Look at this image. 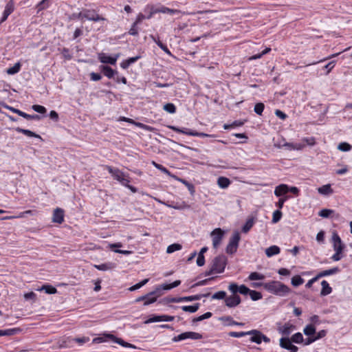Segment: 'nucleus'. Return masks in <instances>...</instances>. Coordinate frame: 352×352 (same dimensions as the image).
<instances>
[{
  "label": "nucleus",
  "instance_id": "nucleus-1",
  "mask_svg": "<svg viewBox=\"0 0 352 352\" xmlns=\"http://www.w3.org/2000/svg\"><path fill=\"white\" fill-rule=\"evenodd\" d=\"M263 288L269 293L280 297L287 296L292 292L291 288L278 280H270L265 283Z\"/></svg>",
  "mask_w": 352,
  "mask_h": 352
},
{
  "label": "nucleus",
  "instance_id": "nucleus-2",
  "mask_svg": "<svg viewBox=\"0 0 352 352\" xmlns=\"http://www.w3.org/2000/svg\"><path fill=\"white\" fill-rule=\"evenodd\" d=\"M331 242L335 254L332 255L331 259L333 261H338L344 257L343 252L346 248L345 244L336 232H333L332 234Z\"/></svg>",
  "mask_w": 352,
  "mask_h": 352
},
{
  "label": "nucleus",
  "instance_id": "nucleus-3",
  "mask_svg": "<svg viewBox=\"0 0 352 352\" xmlns=\"http://www.w3.org/2000/svg\"><path fill=\"white\" fill-rule=\"evenodd\" d=\"M210 293L208 294H199L193 296H182V297H166L162 300V302L164 304L171 302H192L194 300H199L203 297L209 296Z\"/></svg>",
  "mask_w": 352,
  "mask_h": 352
},
{
  "label": "nucleus",
  "instance_id": "nucleus-4",
  "mask_svg": "<svg viewBox=\"0 0 352 352\" xmlns=\"http://www.w3.org/2000/svg\"><path fill=\"white\" fill-rule=\"evenodd\" d=\"M227 263V257L223 254H221L212 260L211 266L213 267V270L216 271V273L220 274L224 272Z\"/></svg>",
  "mask_w": 352,
  "mask_h": 352
},
{
  "label": "nucleus",
  "instance_id": "nucleus-5",
  "mask_svg": "<svg viewBox=\"0 0 352 352\" xmlns=\"http://www.w3.org/2000/svg\"><path fill=\"white\" fill-rule=\"evenodd\" d=\"M241 239V236L239 232L235 231L231 238L230 239L229 243L226 247V251L228 254H234L236 252L239 243Z\"/></svg>",
  "mask_w": 352,
  "mask_h": 352
},
{
  "label": "nucleus",
  "instance_id": "nucleus-6",
  "mask_svg": "<svg viewBox=\"0 0 352 352\" xmlns=\"http://www.w3.org/2000/svg\"><path fill=\"white\" fill-rule=\"evenodd\" d=\"M82 16L83 21L88 20L94 22L107 21L106 18L98 14L96 10L94 9H83Z\"/></svg>",
  "mask_w": 352,
  "mask_h": 352
},
{
  "label": "nucleus",
  "instance_id": "nucleus-7",
  "mask_svg": "<svg viewBox=\"0 0 352 352\" xmlns=\"http://www.w3.org/2000/svg\"><path fill=\"white\" fill-rule=\"evenodd\" d=\"M248 335L252 336L250 341L256 344H261L262 341L265 343H269L270 342V339L258 330L253 329L249 331Z\"/></svg>",
  "mask_w": 352,
  "mask_h": 352
},
{
  "label": "nucleus",
  "instance_id": "nucleus-8",
  "mask_svg": "<svg viewBox=\"0 0 352 352\" xmlns=\"http://www.w3.org/2000/svg\"><path fill=\"white\" fill-rule=\"evenodd\" d=\"M203 338L202 335L192 331H187L182 333L177 336H175L172 340L175 342H179L186 339H192V340H200Z\"/></svg>",
  "mask_w": 352,
  "mask_h": 352
},
{
  "label": "nucleus",
  "instance_id": "nucleus-9",
  "mask_svg": "<svg viewBox=\"0 0 352 352\" xmlns=\"http://www.w3.org/2000/svg\"><path fill=\"white\" fill-rule=\"evenodd\" d=\"M293 341L289 337H283L280 339V346L289 352H297L298 348L292 344Z\"/></svg>",
  "mask_w": 352,
  "mask_h": 352
},
{
  "label": "nucleus",
  "instance_id": "nucleus-10",
  "mask_svg": "<svg viewBox=\"0 0 352 352\" xmlns=\"http://www.w3.org/2000/svg\"><path fill=\"white\" fill-rule=\"evenodd\" d=\"M103 336H104V337L110 339L113 342L121 345L123 347L131 348V349H137V346H135L134 344L129 343V342L124 341L123 339L116 337L113 334L104 333Z\"/></svg>",
  "mask_w": 352,
  "mask_h": 352
},
{
  "label": "nucleus",
  "instance_id": "nucleus-11",
  "mask_svg": "<svg viewBox=\"0 0 352 352\" xmlns=\"http://www.w3.org/2000/svg\"><path fill=\"white\" fill-rule=\"evenodd\" d=\"M120 57V54H116L113 56L107 55L105 53L98 54V60L100 63L104 64H110L112 65H116L118 58Z\"/></svg>",
  "mask_w": 352,
  "mask_h": 352
},
{
  "label": "nucleus",
  "instance_id": "nucleus-12",
  "mask_svg": "<svg viewBox=\"0 0 352 352\" xmlns=\"http://www.w3.org/2000/svg\"><path fill=\"white\" fill-rule=\"evenodd\" d=\"M223 231L221 228H215L212 232V245L214 248H217L221 243L223 236Z\"/></svg>",
  "mask_w": 352,
  "mask_h": 352
},
{
  "label": "nucleus",
  "instance_id": "nucleus-13",
  "mask_svg": "<svg viewBox=\"0 0 352 352\" xmlns=\"http://www.w3.org/2000/svg\"><path fill=\"white\" fill-rule=\"evenodd\" d=\"M14 10V5L13 1H9L6 5L5 10L3 12L2 17L0 19V24L6 21L10 14Z\"/></svg>",
  "mask_w": 352,
  "mask_h": 352
},
{
  "label": "nucleus",
  "instance_id": "nucleus-14",
  "mask_svg": "<svg viewBox=\"0 0 352 352\" xmlns=\"http://www.w3.org/2000/svg\"><path fill=\"white\" fill-rule=\"evenodd\" d=\"M241 302L239 295H232L225 299L226 305L230 308L235 307Z\"/></svg>",
  "mask_w": 352,
  "mask_h": 352
},
{
  "label": "nucleus",
  "instance_id": "nucleus-15",
  "mask_svg": "<svg viewBox=\"0 0 352 352\" xmlns=\"http://www.w3.org/2000/svg\"><path fill=\"white\" fill-rule=\"evenodd\" d=\"M100 69L104 76L107 77L109 79H111L114 78V76L118 74V72L117 70L113 69L108 65H102L100 66Z\"/></svg>",
  "mask_w": 352,
  "mask_h": 352
},
{
  "label": "nucleus",
  "instance_id": "nucleus-16",
  "mask_svg": "<svg viewBox=\"0 0 352 352\" xmlns=\"http://www.w3.org/2000/svg\"><path fill=\"white\" fill-rule=\"evenodd\" d=\"M107 170L112 175L114 179L120 182L126 175L118 168H114L111 166H107Z\"/></svg>",
  "mask_w": 352,
  "mask_h": 352
},
{
  "label": "nucleus",
  "instance_id": "nucleus-17",
  "mask_svg": "<svg viewBox=\"0 0 352 352\" xmlns=\"http://www.w3.org/2000/svg\"><path fill=\"white\" fill-rule=\"evenodd\" d=\"M64 210L62 208H56L53 212L52 222L62 223L64 221Z\"/></svg>",
  "mask_w": 352,
  "mask_h": 352
},
{
  "label": "nucleus",
  "instance_id": "nucleus-18",
  "mask_svg": "<svg viewBox=\"0 0 352 352\" xmlns=\"http://www.w3.org/2000/svg\"><path fill=\"white\" fill-rule=\"evenodd\" d=\"M175 317L171 316H167V315H160V316H153V317L148 318L146 323H151V322H161V321H166V322H170L174 320Z\"/></svg>",
  "mask_w": 352,
  "mask_h": 352
},
{
  "label": "nucleus",
  "instance_id": "nucleus-19",
  "mask_svg": "<svg viewBox=\"0 0 352 352\" xmlns=\"http://www.w3.org/2000/svg\"><path fill=\"white\" fill-rule=\"evenodd\" d=\"M295 329V326L287 322L285 323L282 327H278V330L280 333L283 336H285V337H288L292 331Z\"/></svg>",
  "mask_w": 352,
  "mask_h": 352
},
{
  "label": "nucleus",
  "instance_id": "nucleus-20",
  "mask_svg": "<svg viewBox=\"0 0 352 352\" xmlns=\"http://www.w3.org/2000/svg\"><path fill=\"white\" fill-rule=\"evenodd\" d=\"M141 57L142 56L140 55H138L136 56L130 57L126 60H124L120 63V67L124 69H126L129 68L130 65H131L132 64L138 61L139 59H140Z\"/></svg>",
  "mask_w": 352,
  "mask_h": 352
},
{
  "label": "nucleus",
  "instance_id": "nucleus-21",
  "mask_svg": "<svg viewBox=\"0 0 352 352\" xmlns=\"http://www.w3.org/2000/svg\"><path fill=\"white\" fill-rule=\"evenodd\" d=\"M120 120L128 122H129V123H131L132 124H134V125L138 126L140 129H143V130H147V131L153 130V129L151 126H147V125H146V124H144L143 123L135 122L133 120H132L131 118H125V117H121L120 118Z\"/></svg>",
  "mask_w": 352,
  "mask_h": 352
},
{
  "label": "nucleus",
  "instance_id": "nucleus-22",
  "mask_svg": "<svg viewBox=\"0 0 352 352\" xmlns=\"http://www.w3.org/2000/svg\"><path fill=\"white\" fill-rule=\"evenodd\" d=\"M340 272V269L338 267H335L329 270H323L319 272L316 276L317 278H320L322 277L330 276L332 274H337Z\"/></svg>",
  "mask_w": 352,
  "mask_h": 352
},
{
  "label": "nucleus",
  "instance_id": "nucleus-23",
  "mask_svg": "<svg viewBox=\"0 0 352 352\" xmlns=\"http://www.w3.org/2000/svg\"><path fill=\"white\" fill-rule=\"evenodd\" d=\"M288 192V186L287 184H280L276 187L274 195L276 197H281Z\"/></svg>",
  "mask_w": 352,
  "mask_h": 352
},
{
  "label": "nucleus",
  "instance_id": "nucleus-24",
  "mask_svg": "<svg viewBox=\"0 0 352 352\" xmlns=\"http://www.w3.org/2000/svg\"><path fill=\"white\" fill-rule=\"evenodd\" d=\"M173 177L175 179H176V180L180 182L181 183H182L183 184H184L187 187L188 190L190 191L191 195H193L195 193V186H194V185L190 183L188 181H187V180H186L184 179L178 177L176 175L173 176Z\"/></svg>",
  "mask_w": 352,
  "mask_h": 352
},
{
  "label": "nucleus",
  "instance_id": "nucleus-25",
  "mask_svg": "<svg viewBox=\"0 0 352 352\" xmlns=\"http://www.w3.org/2000/svg\"><path fill=\"white\" fill-rule=\"evenodd\" d=\"M322 289L320 292V295L322 296H325L330 294L332 292V288L330 287L329 284L327 280H322L321 282Z\"/></svg>",
  "mask_w": 352,
  "mask_h": 352
},
{
  "label": "nucleus",
  "instance_id": "nucleus-26",
  "mask_svg": "<svg viewBox=\"0 0 352 352\" xmlns=\"http://www.w3.org/2000/svg\"><path fill=\"white\" fill-rule=\"evenodd\" d=\"M280 249L277 245H272L265 249V254L267 257H272L280 253Z\"/></svg>",
  "mask_w": 352,
  "mask_h": 352
},
{
  "label": "nucleus",
  "instance_id": "nucleus-27",
  "mask_svg": "<svg viewBox=\"0 0 352 352\" xmlns=\"http://www.w3.org/2000/svg\"><path fill=\"white\" fill-rule=\"evenodd\" d=\"M116 267V264L111 262L102 263L100 265H94V267L98 270L107 271L113 269Z\"/></svg>",
  "mask_w": 352,
  "mask_h": 352
},
{
  "label": "nucleus",
  "instance_id": "nucleus-28",
  "mask_svg": "<svg viewBox=\"0 0 352 352\" xmlns=\"http://www.w3.org/2000/svg\"><path fill=\"white\" fill-rule=\"evenodd\" d=\"M181 284V281L179 280H175L172 283L170 284H163L157 287L156 288H160V292L162 290H169L173 289L175 287H178Z\"/></svg>",
  "mask_w": 352,
  "mask_h": 352
},
{
  "label": "nucleus",
  "instance_id": "nucleus-29",
  "mask_svg": "<svg viewBox=\"0 0 352 352\" xmlns=\"http://www.w3.org/2000/svg\"><path fill=\"white\" fill-rule=\"evenodd\" d=\"M245 121V120L243 121L241 120H234L230 124H225L223 128L224 129H234L239 126H243Z\"/></svg>",
  "mask_w": 352,
  "mask_h": 352
},
{
  "label": "nucleus",
  "instance_id": "nucleus-30",
  "mask_svg": "<svg viewBox=\"0 0 352 352\" xmlns=\"http://www.w3.org/2000/svg\"><path fill=\"white\" fill-rule=\"evenodd\" d=\"M255 222V219L254 217H249L243 226L242 227V232L244 233H248L250 229L253 227Z\"/></svg>",
  "mask_w": 352,
  "mask_h": 352
},
{
  "label": "nucleus",
  "instance_id": "nucleus-31",
  "mask_svg": "<svg viewBox=\"0 0 352 352\" xmlns=\"http://www.w3.org/2000/svg\"><path fill=\"white\" fill-rule=\"evenodd\" d=\"M318 191L320 194L324 195H329L333 192V190L332 189L331 184L322 186L318 189Z\"/></svg>",
  "mask_w": 352,
  "mask_h": 352
},
{
  "label": "nucleus",
  "instance_id": "nucleus-32",
  "mask_svg": "<svg viewBox=\"0 0 352 352\" xmlns=\"http://www.w3.org/2000/svg\"><path fill=\"white\" fill-rule=\"evenodd\" d=\"M38 291H45L46 294H54L57 293V289L56 287L51 285H43L40 289H38Z\"/></svg>",
  "mask_w": 352,
  "mask_h": 352
},
{
  "label": "nucleus",
  "instance_id": "nucleus-33",
  "mask_svg": "<svg viewBox=\"0 0 352 352\" xmlns=\"http://www.w3.org/2000/svg\"><path fill=\"white\" fill-rule=\"evenodd\" d=\"M230 183V180L226 177H219L217 179V184L221 188H228Z\"/></svg>",
  "mask_w": 352,
  "mask_h": 352
},
{
  "label": "nucleus",
  "instance_id": "nucleus-34",
  "mask_svg": "<svg viewBox=\"0 0 352 352\" xmlns=\"http://www.w3.org/2000/svg\"><path fill=\"white\" fill-rule=\"evenodd\" d=\"M50 6V0H41L36 4V9L37 10V12H39L40 11L44 10L49 8Z\"/></svg>",
  "mask_w": 352,
  "mask_h": 352
},
{
  "label": "nucleus",
  "instance_id": "nucleus-35",
  "mask_svg": "<svg viewBox=\"0 0 352 352\" xmlns=\"http://www.w3.org/2000/svg\"><path fill=\"white\" fill-rule=\"evenodd\" d=\"M199 308V303H196L193 305H184L181 307V309L186 312L195 313Z\"/></svg>",
  "mask_w": 352,
  "mask_h": 352
},
{
  "label": "nucleus",
  "instance_id": "nucleus-36",
  "mask_svg": "<svg viewBox=\"0 0 352 352\" xmlns=\"http://www.w3.org/2000/svg\"><path fill=\"white\" fill-rule=\"evenodd\" d=\"M303 332L307 336H314L316 333V327L312 324H307L305 327Z\"/></svg>",
  "mask_w": 352,
  "mask_h": 352
},
{
  "label": "nucleus",
  "instance_id": "nucleus-37",
  "mask_svg": "<svg viewBox=\"0 0 352 352\" xmlns=\"http://www.w3.org/2000/svg\"><path fill=\"white\" fill-rule=\"evenodd\" d=\"M160 292V288H155V289L154 291H152V292L146 294V295L140 296L138 298H136L135 302H140V301H143V300L144 302L145 300L148 298V297L151 296H155V294H157Z\"/></svg>",
  "mask_w": 352,
  "mask_h": 352
},
{
  "label": "nucleus",
  "instance_id": "nucleus-38",
  "mask_svg": "<svg viewBox=\"0 0 352 352\" xmlns=\"http://www.w3.org/2000/svg\"><path fill=\"white\" fill-rule=\"evenodd\" d=\"M21 67V64L20 63V62H17L14 64L13 67L8 68L6 72L9 75H14L17 74L20 71Z\"/></svg>",
  "mask_w": 352,
  "mask_h": 352
},
{
  "label": "nucleus",
  "instance_id": "nucleus-39",
  "mask_svg": "<svg viewBox=\"0 0 352 352\" xmlns=\"http://www.w3.org/2000/svg\"><path fill=\"white\" fill-rule=\"evenodd\" d=\"M19 116L27 119V120H39L42 118V116H39V115H37V114H33V115H30V114H28L20 110L19 111Z\"/></svg>",
  "mask_w": 352,
  "mask_h": 352
},
{
  "label": "nucleus",
  "instance_id": "nucleus-40",
  "mask_svg": "<svg viewBox=\"0 0 352 352\" xmlns=\"http://www.w3.org/2000/svg\"><path fill=\"white\" fill-rule=\"evenodd\" d=\"M304 282V279L300 276L296 275L292 278L291 283L294 287H298L303 284Z\"/></svg>",
  "mask_w": 352,
  "mask_h": 352
},
{
  "label": "nucleus",
  "instance_id": "nucleus-41",
  "mask_svg": "<svg viewBox=\"0 0 352 352\" xmlns=\"http://www.w3.org/2000/svg\"><path fill=\"white\" fill-rule=\"evenodd\" d=\"M32 108L34 111H36L40 114H42L43 115V116H41L42 118L46 116L45 113L47 112V109L44 106H42L40 104H34V105H32Z\"/></svg>",
  "mask_w": 352,
  "mask_h": 352
},
{
  "label": "nucleus",
  "instance_id": "nucleus-42",
  "mask_svg": "<svg viewBox=\"0 0 352 352\" xmlns=\"http://www.w3.org/2000/svg\"><path fill=\"white\" fill-rule=\"evenodd\" d=\"M152 164L156 168H157L158 170H161L162 173L166 174L167 175H168V176H170L171 177H173V176H174V175L171 174V173L166 167H164V166H162V165H161L160 164H157L155 161L152 162Z\"/></svg>",
  "mask_w": 352,
  "mask_h": 352
},
{
  "label": "nucleus",
  "instance_id": "nucleus-43",
  "mask_svg": "<svg viewBox=\"0 0 352 352\" xmlns=\"http://www.w3.org/2000/svg\"><path fill=\"white\" fill-rule=\"evenodd\" d=\"M290 339L293 341L294 343L300 344L304 342L302 334L300 332L294 333Z\"/></svg>",
  "mask_w": 352,
  "mask_h": 352
},
{
  "label": "nucleus",
  "instance_id": "nucleus-44",
  "mask_svg": "<svg viewBox=\"0 0 352 352\" xmlns=\"http://www.w3.org/2000/svg\"><path fill=\"white\" fill-rule=\"evenodd\" d=\"M182 248V246L179 243H173L168 246L166 252L168 254H171L175 251L180 250Z\"/></svg>",
  "mask_w": 352,
  "mask_h": 352
},
{
  "label": "nucleus",
  "instance_id": "nucleus-45",
  "mask_svg": "<svg viewBox=\"0 0 352 352\" xmlns=\"http://www.w3.org/2000/svg\"><path fill=\"white\" fill-rule=\"evenodd\" d=\"M248 278L250 280H263L265 278V276L261 273L254 272H252L249 275Z\"/></svg>",
  "mask_w": 352,
  "mask_h": 352
},
{
  "label": "nucleus",
  "instance_id": "nucleus-46",
  "mask_svg": "<svg viewBox=\"0 0 352 352\" xmlns=\"http://www.w3.org/2000/svg\"><path fill=\"white\" fill-rule=\"evenodd\" d=\"M148 281H149L148 278H145V279L142 280V281H140V283H136L135 285L131 286L129 289L131 292L137 290V289L141 288L144 285H146Z\"/></svg>",
  "mask_w": 352,
  "mask_h": 352
},
{
  "label": "nucleus",
  "instance_id": "nucleus-47",
  "mask_svg": "<svg viewBox=\"0 0 352 352\" xmlns=\"http://www.w3.org/2000/svg\"><path fill=\"white\" fill-rule=\"evenodd\" d=\"M265 109V104L263 102H258L254 105V111L258 115L261 116Z\"/></svg>",
  "mask_w": 352,
  "mask_h": 352
},
{
  "label": "nucleus",
  "instance_id": "nucleus-48",
  "mask_svg": "<svg viewBox=\"0 0 352 352\" xmlns=\"http://www.w3.org/2000/svg\"><path fill=\"white\" fill-rule=\"evenodd\" d=\"M251 298V299L254 301L260 300L262 298V294L261 292L255 291V290H251L248 294Z\"/></svg>",
  "mask_w": 352,
  "mask_h": 352
},
{
  "label": "nucleus",
  "instance_id": "nucleus-49",
  "mask_svg": "<svg viewBox=\"0 0 352 352\" xmlns=\"http://www.w3.org/2000/svg\"><path fill=\"white\" fill-rule=\"evenodd\" d=\"M334 212V210H331V209H327V208H324V209H322L321 210L319 213H318V215L322 218H328L330 217L331 214H332Z\"/></svg>",
  "mask_w": 352,
  "mask_h": 352
},
{
  "label": "nucleus",
  "instance_id": "nucleus-50",
  "mask_svg": "<svg viewBox=\"0 0 352 352\" xmlns=\"http://www.w3.org/2000/svg\"><path fill=\"white\" fill-rule=\"evenodd\" d=\"M282 212L279 210H275L274 212H273V216H272V222L273 223H276L277 222H278L281 217H282Z\"/></svg>",
  "mask_w": 352,
  "mask_h": 352
},
{
  "label": "nucleus",
  "instance_id": "nucleus-51",
  "mask_svg": "<svg viewBox=\"0 0 352 352\" xmlns=\"http://www.w3.org/2000/svg\"><path fill=\"white\" fill-rule=\"evenodd\" d=\"M351 148L352 146L347 142H341L338 146V149L344 152L349 151Z\"/></svg>",
  "mask_w": 352,
  "mask_h": 352
},
{
  "label": "nucleus",
  "instance_id": "nucleus-52",
  "mask_svg": "<svg viewBox=\"0 0 352 352\" xmlns=\"http://www.w3.org/2000/svg\"><path fill=\"white\" fill-rule=\"evenodd\" d=\"M68 19L69 21H74L77 19L83 21L82 10L78 13L74 12L71 14L70 15H69Z\"/></svg>",
  "mask_w": 352,
  "mask_h": 352
},
{
  "label": "nucleus",
  "instance_id": "nucleus-53",
  "mask_svg": "<svg viewBox=\"0 0 352 352\" xmlns=\"http://www.w3.org/2000/svg\"><path fill=\"white\" fill-rule=\"evenodd\" d=\"M212 299L222 300L226 298V292L224 291H219L214 293L212 296Z\"/></svg>",
  "mask_w": 352,
  "mask_h": 352
},
{
  "label": "nucleus",
  "instance_id": "nucleus-54",
  "mask_svg": "<svg viewBox=\"0 0 352 352\" xmlns=\"http://www.w3.org/2000/svg\"><path fill=\"white\" fill-rule=\"evenodd\" d=\"M164 109L170 113H174L176 112V107L173 103H167L164 104Z\"/></svg>",
  "mask_w": 352,
  "mask_h": 352
},
{
  "label": "nucleus",
  "instance_id": "nucleus-55",
  "mask_svg": "<svg viewBox=\"0 0 352 352\" xmlns=\"http://www.w3.org/2000/svg\"><path fill=\"white\" fill-rule=\"evenodd\" d=\"M220 320L222 322H228V325H234V324H238V322H236L233 320V318L231 316H223L220 318Z\"/></svg>",
  "mask_w": 352,
  "mask_h": 352
},
{
  "label": "nucleus",
  "instance_id": "nucleus-56",
  "mask_svg": "<svg viewBox=\"0 0 352 352\" xmlns=\"http://www.w3.org/2000/svg\"><path fill=\"white\" fill-rule=\"evenodd\" d=\"M16 332H17V329H6V330L0 329V333H1L0 336H12V335L15 334Z\"/></svg>",
  "mask_w": 352,
  "mask_h": 352
},
{
  "label": "nucleus",
  "instance_id": "nucleus-57",
  "mask_svg": "<svg viewBox=\"0 0 352 352\" xmlns=\"http://www.w3.org/2000/svg\"><path fill=\"white\" fill-rule=\"evenodd\" d=\"M156 295L157 296H151L148 297V298L146 299L145 301L144 302V306H147V305H148L150 304H152V303L156 302L157 296H160L161 294L160 292V293L157 294Z\"/></svg>",
  "mask_w": 352,
  "mask_h": 352
},
{
  "label": "nucleus",
  "instance_id": "nucleus-58",
  "mask_svg": "<svg viewBox=\"0 0 352 352\" xmlns=\"http://www.w3.org/2000/svg\"><path fill=\"white\" fill-rule=\"evenodd\" d=\"M239 285H238L235 283H231L228 286V289L230 292L232 293L233 295H237L236 294L239 292Z\"/></svg>",
  "mask_w": 352,
  "mask_h": 352
},
{
  "label": "nucleus",
  "instance_id": "nucleus-59",
  "mask_svg": "<svg viewBox=\"0 0 352 352\" xmlns=\"http://www.w3.org/2000/svg\"><path fill=\"white\" fill-rule=\"evenodd\" d=\"M161 12L162 13H164V14H174L177 12H178V10H175V9H170L169 8H167L164 6H162V10H161Z\"/></svg>",
  "mask_w": 352,
  "mask_h": 352
},
{
  "label": "nucleus",
  "instance_id": "nucleus-60",
  "mask_svg": "<svg viewBox=\"0 0 352 352\" xmlns=\"http://www.w3.org/2000/svg\"><path fill=\"white\" fill-rule=\"evenodd\" d=\"M228 334L231 337L241 338V337H243L245 336L248 335V331H246V332H244V331H241V332L230 331Z\"/></svg>",
  "mask_w": 352,
  "mask_h": 352
},
{
  "label": "nucleus",
  "instance_id": "nucleus-61",
  "mask_svg": "<svg viewBox=\"0 0 352 352\" xmlns=\"http://www.w3.org/2000/svg\"><path fill=\"white\" fill-rule=\"evenodd\" d=\"M161 10H162V6H160L159 8L152 6L151 8V12L147 16L146 19H151L155 14L161 12Z\"/></svg>",
  "mask_w": 352,
  "mask_h": 352
},
{
  "label": "nucleus",
  "instance_id": "nucleus-62",
  "mask_svg": "<svg viewBox=\"0 0 352 352\" xmlns=\"http://www.w3.org/2000/svg\"><path fill=\"white\" fill-rule=\"evenodd\" d=\"M155 42L156 44L166 54H170V52L168 50V47L164 44L162 41H160L159 39L157 41L155 40Z\"/></svg>",
  "mask_w": 352,
  "mask_h": 352
},
{
  "label": "nucleus",
  "instance_id": "nucleus-63",
  "mask_svg": "<svg viewBox=\"0 0 352 352\" xmlns=\"http://www.w3.org/2000/svg\"><path fill=\"white\" fill-rule=\"evenodd\" d=\"M238 291H239L238 293H239L241 294L248 295L249 294V292H250V289L245 285H239Z\"/></svg>",
  "mask_w": 352,
  "mask_h": 352
},
{
  "label": "nucleus",
  "instance_id": "nucleus-64",
  "mask_svg": "<svg viewBox=\"0 0 352 352\" xmlns=\"http://www.w3.org/2000/svg\"><path fill=\"white\" fill-rule=\"evenodd\" d=\"M129 34L132 36H138V25L133 23L129 31Z\"/></svg>",
  "mask_w": 352,
  "mask_h": 352
}]
</instances>
